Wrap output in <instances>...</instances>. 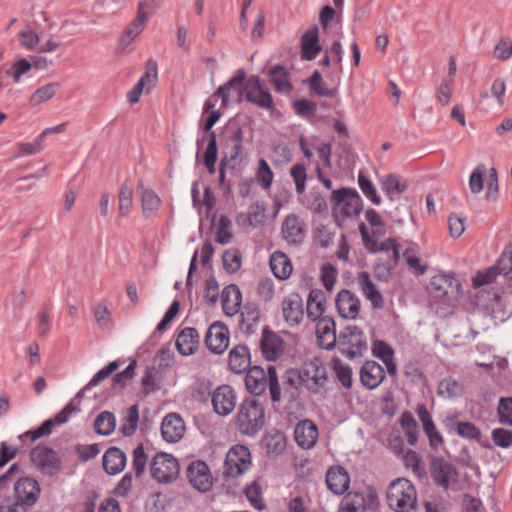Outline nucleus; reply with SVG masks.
I'll return each mask as SVG.
<instances>
[{"label":"nucleus","mask_w":512,"mask_h":512,"mask_svg":"<svg viewBox=\"0 0 512 512\" xmlns=\"http://www.w3.org/2000/svg\"><path fill=\"white\" fill-rule=\"evenodd\" d=\"M228 364L234 373H242L250 366L249 350L244 345L235 346L229 353Z\"/></svg>","instance_id":"58836bf2"},{"label":"nucleus","mask_w":512,"mask_h":512,"mask_svg":"<svg viewBox=\"0 0 512 512\" xmlns=\"http://www.w3.org/2000/svg\"><path fill=\"white\" fill-rule=\"evenodd\" d=\"M316 322L315 333L319 345L326 350L335 347L337 340L335 322L331 317L319 319Z\"/></svg>","instance_id":"4be33fe9"},{"label":"nucleus","mask_w":512,"mask_h":512,"mask_svg":"<svg viewBox=\"0 0 512 512\" xmlns=\"http://www.w3.org/2000/svg\"><path fill=\"white\" fill-rule=\"evenodd\" d=\"M199 346V334L195 328L182 329L176 338V347L183 356H189L196 352Z\"/></svg>","instance_id":"c85d7f7f"},{"label":"nucleus","mask_w":512,"mask_h":512,"mask_svg":"<svg viewBox=\"0 0 512 512\" xmlns=\"http://www.w3.org/2000/svg\"><path fill=\"white\" fill-rule=\"evenodd\" d=\"M365 218L372 228V233H369L368 228L364 223L359 224V232L361 234L364 247L371 253L391 251L392 258L397 261L399 259V250L396 241L389 238L379 243L377 240V236L385 233V223L379 213L374 209H368L365 212Z\"/></svg>","instance_id":"f257e3e1"},{"label":"nucleus","mask_w":512,"mask_h":512,"mask_svg":"<svg viewBox=\"0 0 512 512\" xmlns=\"http://www.w3.org/2000/svg\"><path fill=\"white\" fill-rule=\"evenodd\" d=\"M281 233L288 243H300L305 236L304 225L296 215L290 214L285 217L282 223Z\"/></svg>","instance_id":"bb28decb"},{"label":"nucleus","mask_w":512,"mask_h":512,"mask_svg":"<svg viewBox=\"0 0 512 512\" xmlns=\"http://www.w3.org/2000/svg\"><path fill=\"white\" fill-rule=\"evenodd\" d=\"M358 282L362 294L370 301L373 308H382L384 305L383 297L372 282L370 275L367 272H361L358 276Z\"/></svg>","instance_id":"473e14b6"},{"label":"nucleus","mask_w":512,"mask_h":512,"mask_svg":"<svg viewBox=\"0 0 512 512\" xmlns=\"http://www.w3.org/2000/svg\"><path fill=\"white\" fill-rule=\"evenodd\" d=\"M270 268L274 276L280 280L288 279L293 270L290 259L281 251H275L270 256Z\"/></svg>","instance_id":"e433bc0d"},{"label":"nucleus","mask_w":512,"mask_h":512,"mask_svg":"<svg viewBox=\"0 0 512 512\" xmlns=\"http://www.w3.org/2000/svg\"><path fill=\"white\" fill-rule=\"evenodd\" d=\"M299 378L308 390L317 393L324 387L327 381L326 368L316 362L306 363Z\"/></svg>","instance_id":"dca6fc26"},{"label":"nucleus","mask_w":512,"mask_h":512,"mask_svg":"<svg viewBox=\"0 0 512 512\" xmlns=\"http://www.w3.org/2000/svg\"><path fill=\"white\" fill-rule=\"evenodd\" d=\"M290 175L295 183L298 194L304 193L306 189L307 172L303 164H294L290 169Z\"/></svg>","instance_id":"13d9d810"},{"label":"nucleus","mask_w":512,"mask_h":512,"mask_svg":"<svg viewBox=\"0 0 512 512\" xmlns=\"http://www.w3.org/2000/svg\"><path fill=\"white\" fill-rule=\"evenodd\" d=\"M338 347L342 354L353 359L362 356L367 350V339L360 328L348 325L338 337Z\"/></svg>","instance_id":"0eeeda50"},{"label":"nucleus","mask_w":512,"mask_h":512,"mask_svg":"<svg viewBox=\"0 0 512 512\" xmlns=\"http://www.w3.org/2000/svg\"><path fill=\"white\" fill-rule=\"evenodd\" d=\"M52 320L47 308H43L37 314V334L40 337H46L51 329Z\"/></svg>","instance_id":"69168bd1"},{"label":"nucleus","mask_w":512,"mask_h":512,"mask_svg":"<svg viewBox=\"0 0 512 512\" xmlns=\"http://www.w3.org/2000/svg\"><path fill=\"white\" fill-rule=\"evenodd\" d=\"M307 317L311 321H318L325 318L326 297L322 290L314 289L310 291L307 298Z\"/></svg>","instance_id":"c756f323"},{"label":"nucleus","mask_w":512,"mask_h":512,"mask_svg":"<svg viewBox=\"0 0 512 512\" xmlns=\"http://www.w3.org/2000/svg\"><path fill=\"white\" fill-rule=\"evenodd\" d=\"M335 303L341 318L347 320H356L358 318L361 310V301L350 290L343 289L339 291Z\"/></svg>","instance_id":"2eb2a0df"},{"label":"nucleus","mask_w":512,"mask_h":512,"mask_svg":"<svg viewBox=\"0 0 512 512\" xmlns=\"http://www.w3.org/2000/svg\"><path fill=\"white\" fill-rule=\"evenodd\" d=\"M32 463L43 474L56 475L61 469V459L53 449L38 445L30 453Z\"/></svg>","instance_id":"6e6552de"},{"label":"nucleus","mask_w":512,"mask_h":512,"mask_svg":"<svg viewBox=\"0 0 512 512\" xmlns=\"http://www.w3.org/2000/svg\"><path fill=\"white\" fill-rule=\"evenodd\" d=\"M269 76L270 82L277 92L289 93L292 90L289 74L282 66L273 67L269 72Z\"/></svg>","instance_id":"37998d69"},{"label":"nucleus","mask_w":512,"mask_h":512,"mask_svg":"<svg viewBox=\"0 0 512 512\" xmlns=\"http://www.w3.org/2000/svg\"><path fill=\"white\" fill-rule=\"evenodd\" d=\"M283 318L290 326L298 325L303 319V300L298 293H290L281 304Z\"/></svg>","instance_id":"aec40b11"},{"label":"nucleus","mask_w":512,"mask_h":512,"mask_svg":"<svg viewBox=\"0 0 512 512\" xmlns=\"http://www.w3.org/2000/svg\"><path fill=\"white\" fill-rule=\"evenodd\" d=\"M432 476L435 482L447 488L451 482L457 479V473L453 466L442 459H436L432 463Z\"/></svg>","instance_id":"7c9ffc66"},{"label":"nucleus","mask_w":512,"mask_h":512,"mask_svg":"<svg viewBox=\"0 0 512 512\" xmlns=\"http://www.w3.org/2000/svg\"><path fill=\"white\" fill-rule=\"evenodd\" d=\"M189 483L200 492H207L213 485V476L209 466L201 460L193 461L186 470Z\"/></svg>","instance_id":"f8f14e48"},{"label":"nucleus","mask_w":512,"mask_h":512,"mask_svg":"<svg viewBox=\"0 0 512 512\" xmlns=\"http://www.w3.org/2000/svg\"><path fill=\"white\" fill-rule=\"evenodd\" d=\"M132 205L133 189L130 186L123 184L118 197V210L120 216L126 217L130 213Z\"/></svg>","instance_id":"8fccbe9b"},{"label":"nucleus","mask_w":512,"mask_h":512,"mask_svg":"<svg viewBox=\"0 0 512 512\" xmlns=\"http://www.w3.org/2000/svg\"><path fill=\"white\" fill-rule=\"evenodd\" d=\"M372 352L375 357L383 361L389 375H396L397 365L394 360V350L390 345L382 340H376L373 343Z\"/></svg>","instance_id":"c9c22d12"},{"label":"nucleus","mask_w":512,"mask_h":512,"mask_svg":"<svg viewBox=\"0 0 512 512\" xmlns=\"http://www.w3.org/2000/svg\"><path fill=\"white\" fill-rule=\"evenodd\" d=\"M333 369L337 379L341 382V384L345 388H350L353 382L351 367L340 359H334Z\"/></svg>","instance_id":"603ef678"},{"label":"nucleus","mask_w":512,"mask_h":512,"mask_svg":"<svg viewBox=\"0 0 512 512\" xmlns=\"http://www.w3.org/2000/svg\"><path fill=\"white\" fill-rule=\"evenodd\" d=\"M417 253V247L411 246L404 251L403 255L409 269L414 271L417 275H423L427 270V266L421 263L420 258L417 256Z\"/></svg>","instance_id":"5fc2aeb1"},{"label":"nucleus","mask_w":512,"mask_h":512,"mask_svg":"<svg viewBox=\"0 0 512 512\" xmlns=\"http://www.w3.org/2000/svg\"><path fill=\"white\" fill-rule=\"evenodd\" d=\"M338 512H366V501L359 492H350L344 496Z\"/></svg>","instance_id":"79ce46f5"},{"label":"nucleus","mask_w":512,"mask_h":512,"mask_svg":"<svg viewBox=\"0 0 512 512\" xmlns=\"http://www.w3.org/2000/svg\"><path fill=\"white\" fill-rule=\"evenodd\" d=\"M158 76V68L155 60H148L145 66V72L138 80L136 85L127 93V99L130 103H137L143 92L149 93L155 86Z\"/></svg>","instance_id":"4468645a"},{"label":"nucleus","mask_w":512,"mask_h":512,"mask_svg":"<svg viewBox=\"0 0 512 512\" xmlns=\"http://www.w3.org/2000/svg\"><path fill=\"white\" fill-rule=\"evenodd\" d=\"M61 89L59 82H50L38 87L29 97V104L32 107L40 106L53 99Z\"/></svg>","instance_id":"4c0bfd02"},{"label":"nucleus","mask_w":512,"mask_h":512,"mask_svg":"<svg viewBox=\"0 0 512 512\" xmlns=\"http://www.w3.org/2000/svg\"><path fill=\"white\" fill-rule=\"evenodd\" d=\"M301 59L314 60L321 51L319 43V30L316 26L308 29L301 37Z\"/></svg>","instance_id":"a878e982"},{"label":"nucleus","mask_w":512,"mask_h":512,"mask_svg":"<svg viewBox=\"0 0 512 512\" xmlns=\"http://www.w3.org/2000/svg\"><path fill=\"white\" fill-rule=\"evenodd\" d=\"M486 171L485 165H478L470 175L469 188L472 193L478 194L483 189V176Z\"/></svg>","instance_id":"774afa93"},{"label":"nucleus","mask_w":512,"mask_h":512,"mask_svg":"<svg viewBox=\"0 0 512 512\" xmlns=\"http://www.w3.org/2000/svg\"><path fill=\"white\" fill-rule=\"evenodd\" d=\"M149 18L144 14L137 13L136 18L127 26L123 35L122 43L129 45L144 30Z\"/></svg>","instance_id":"c03bdc74"},{"label":"nucleus","mask_w":512,"mask_h":512,"mask_svg":"<svg viewBox=\"0 0 512 512\" xmlns=\"http://www.w3.org/2000/svg\"><path fill=\"white\" fill-rule=\"evenodd\" d=\"M387 503L394 512H416L417 492L409 480L398 478L388 487Z\"/></svg>","instance_id":"20e7f679"},{"label":"nucleus","mask_w":512,"mask_h":512,"mask_svg":"<svg viewBox=\"0 0 512 512\" xmlns=\"http://www.w3.org/2000/svg\"><path fill=\"white\" fill-rule=\"evenodd\" d=\"M139 193L144 216L147 218L154 217L160 208L161 199L153 190L143 186L139 187Z\"/></svg>","instance_id":"ea45409f"},{"label":"nucleus","mask_w":512,"mask_h":512,"mask_svg":"<svg viewBox=\"0 0 512 512\" xmlns=\"http://www.w3.org/2000/svg\"><path fill=\"white\" fill-rule=\"evenodd\" d=\"M242 295L236 285H229L222 291V308L226 315L234 316L240 310Z\"/></svg>","instance_id":"72a5a7b5"},{"label":"nucleus","mask_w":512,"mask_h":512,"mask_svg":"<svg viewBox=\"0 0 512 512\" xmlns=\"http://www.w3.org/2000/svg\"><path fill=\"white\" fill-rule=\"evenodd\" d=\"M14 492L20 504L33 505L38 499L40 487L35 479L21 476L15 482Z\"/></svg>","instance_id":"6ab92c4d"},{"label":"nucleus","mask_w":512,"mask_h":512,"mask_svg":"<svg viewBox=\"0 0 512 512\" xmlns=\"http://www.w3.org/2000/svg\"><path fill=\"white\" fill-rule=\"evenodd\" d=\"M245 82L246 73L243 69H239L227 83L217 89V95H220L223 107H226L230 101L241 102L245 96Z\"/></svg>","instance_id":"9b49d317"},{"label":"nucleus","mask_w":512,"mask_h":512,"mask_svg":"<svg viewBox=\"0 0 512 512\" xmlns=\"http://www.w3.org/2000/svg\"><path fill=\"white\" fill-rule=\"evenodd\" d=\"M125 453L117 447L109 448L103 456V467L108 474H118L125 468Z\"/></svg>","instance_id":"f704fd0d"},{"label":"nucleus","mask_w":512,"mask_h":512,"mask_svg":"<svg viewBox=\"0 0 512 512\" xmlns=\"http://www.w3.org/2000/svg\"><path fill=\"white\" fill-rule=\"evenodd\" d=\"M211 401L215 413L225 417L234 411L237 396L230 385H221L213 391Z\"/></svg>","instance_id":"ddd939ff"},{"label":"nucleus","mask_w":512,"mask_h":512,"mask_svg":"<svg viewBox=\"0 0 512 512\" xmlns=\"http://www.w3.org/2000/svg\"><path fill=\"white\" fill-rule=\"evenodd\" d=\"M251 466V454L247 447L236 445L229 449L225 459V474L237 477Z\"/></svg>","instance_id":"1a4fd4ad"},{"label":"nucleus","mask_w":512,"mask_h":512,"mask_svg":"<svg viewBox=\"0 0 512 512\" xmlns=\"http://www.w3.org/2000/svg\"><path fill=\"white\" fill-rule=\"evenodd\" d=\"M379 182L381 189L391 200L395 195L402 194L407 189V183L395 174L384 176Z\"/></svg>","instance_id":"a19ab883"},{"label":"nucleus","mask_w":512,"mask_h":512,"mask_svg":"<svg viewBox=\"0 0 512 512\" xmlns=\"http://www.w3.org/2000/svg\"><path fill=\"white\" fill-rule=\"evenodd\" d=\"M256 179L260 186L265 190L269 189L272 185L274 173L272 172L267 161L264 159L258 160Z\"/></svg>","instance_id":"09e8293b"},{"label":"nucleus","mask_w":512,"mask_h":512,"mask_svg":"<svg viewBox=\"0 0 512 512\" xmlns=\"http://www.w3.org/2000/svg\"><path fill=\"white\" fill-rule=\"evenodd\" d=\"M229 339L227 326L221 322H214L206 333L205 343L212 353L222 354L228 348Z\"/></svg>","instance_id":"f3484780"},{"label":"nucleus","mask_w":512,"mask_h":512,"mask_svg":"<svg viewBox=\"0 0 512 512\" xmlns=\"http://www.w3.org/2000/svg\"><path fill=\"white\" fill-rule=\"evenodd\" d=\"M497 414L501 424L512 426V397L500 398Z\"/></svg>","instance_id":"680f3d73"},{"label":"nucleus","mask_w":512,"mask_h":512,"mask_svg":"<svg viewBox=\"0 0 512 512\" xmlns=\"http://www.w3.org/2000/svg\"><path fill=\"white\" fill-rule=\"evenodd\" d=\"M265 423V409L262 403L253 398L244 399L238 409L235 424L240 433L255 435Z\"/></svg>","instance_id":"39448f33"},{"label":"nucleus","mask_w":512,"mask_h":512,"mask_svg":"<svg viewBox=\"0 0 512 512\" xmlns=\"http://www.w3.org/2000/svg\"><path fill=\"white\" fill-rule=\"evenodd\" d=\"M138 420V408L136 405H133L127 409L126 414L122 420L123 423L121 425V432L123 433V435H132L136 431Z\"/></svg>","instance_id":"3c124183"},{"label":"nucleus","mask_w":512,"mask_h":512,"mask_svg":"<svg viewBox=\"0 0 512 512\" xmlns=\"http://www.w3.org/2000/svg\"><path fill=\"white\" fill-rule=\"evenodd\" d=\"M459 287L460 283L453 274L435 275L430 282L431 292L439 298H445L449 294L457 293Z\"/></svg>","instance_id":"393cba45"},{"label":"nucleus","mask_w":512,"mask_h":512,"mask_svg":"<svg viewBox=\"0 0 512 512\" xmlns=\"http://www.w3.org/2000/svg\"><path fill=\"white\" fill-rule=\"evenodd\" d=\"M456 433L465 439L479 441L482 433L478 427L472 422H457Z\"/></svg>","instance_id":"4d7b16f0"},{"label":"nucleus","mask_w":512,"mask_h":512,"mask_svg":"<svg viewBox=\"0 0 512 512\" xmlns=\"http://www.w3.org/2000/svg\"><path fill=\"white\" fill-rule=\"evenodd\" d=\"M245 98L248 102L262 109H272L273 99L269 90L261 84L258 76H251L244 85Z\"/></svg>","instance_id":"9d476101"},{"label":"nucleus","mask_w":512,"mask_h":512,"mask_svg":"<svg viewBox=\"0 0 512 512\" xmlns=\"http://www.w3.org/2000/svg\"><path fill=\"white\" fill-rule=\"evenodd\" d=\"M400 425L407 437L410 445H415L418 441V425L413 415L405 411L400 417Z\"/></svg>","instance_id":"a18cd8bd"},{"label":"nucleus","mask_w":512,"mask_h":512,"mask_svg":"<svg viewBox=\"0 0 512 512\" xmlns=\"http://www.w3.org/2000/svg\"><path fill=\"white\" fill-rule=\"evenodd\" d=\"M245 386L251 394L255 395H261L268 386L272 401L279 402L281 399L277 372L274 366H269L267 371L259 366L249 368L245 376Z\"/></svg>","instance_id":"7ed1b4c3"},{"label":"nucleus","mask_w":512,"mask_h":512,"mask_svg":"<svg viewBox=\"0 0 512 512\" xmlns=\"http://www.w3.org/2000/svg\"><path fill=\"white\" fill-rule=\"evenodd\" d=\"M419 420L422 423L423 430L428 437L429 444L433 449H437L444 443L441 433L438 431L430 413L425 406H419L417 410Z\"/></svg>","instance_id":"cd10ccee"},{"label":"nucleus","mask_w":512,"mask_h":512,"mask_svg":"<svg viewBox=\"0 0 512 512\" xmlns=\"http://www.w3.org/2000/svg\"><path fill=\"white\" fill-rule=\"evenodd\" d=\"M184 433L185 424L179 415L171 413L164 417L161 424V434L166 442L176 443L183 438Z\"/></svg>","instance_id":"412c9836"},{"label":"nucleus","mask_w":512,"mask_h":512,"mask_svg":"<svg viewBox=\"0 0 512 512\" xmlns=\"http://www.w3.org/2000/svg\"><path fill=\"white\" fill-rule=\"evenodd\" d=\"M216 160H217V142L216 135L214 132H211L209 135L208 145L204 152L203 156V164L206 167L209 174H214L216 172Z\"/></svg>","instance_id":"de8ad7c7"},{"label":"nucleus","mask_w":512,"mask_h":512,"mask_svg":"<svg viewBox=\"0 0 512 512\" xmlns=\"http://www.w3.org/2000/svg\"><path fill=\"white\" fill-rule=\"evenodd\" d=\"M296 443L303 449L315 446L318 439V428L311 420L300 421L294 430Z\"/></svg>","instance_id":"5701e85b"},{"label":"nucleus","mask_w":512,"mask_h":512,"mask_svg":"<svg viewBox=\"0 0 512 512\" xmlns=\"http://www.w3.org/2000/svg\"><path fill=\"white\" fill-rule=\"evenodd\" d=\"M358 185L366 198L369 199L373 204H381L382 200L377 193L376 187L362 172H359L358 175Z\"/></svg>","instance_id":"864d4df0"},{"label":"nucleus","mask_w":512,"mask_h":512,"mask_svg":"<svg viewBox=\"0 0 512 512\" xmlns=\"http://www.w3.org/2000/svg\"><path fill=\"white\" fill-rule=\"evenodd\" d=\"M18 41L23 48L27 50H33L39 44L40 38L39 35L31 27H25L19 31Z\"/></svg>","instance_id":"bf43d9fd"},{"label":"nucleus","mask_w":512,"mask_h":512,"mask_svg":"<svg viewBox=\"0 0 512 512\" xmlns=\"http://www.w3.org/2000/svg\"><path fill=\"white\" fill-rule=\"evenodd\" d=\"M261 350L268 360H276L283 353L284 342L275 333L265 330L261 339Z\"/></svg>","instance_id":"2f4dec72"},{"label":"nucleus","mask_w":512,"mask_h":512,"mask_svg":"<svg viewBox=\"0 0 512 512\" xmlns=\"http://www.w3.org/2000/svg\"><path fill=\"white\" fill-rule=\"evenodd\" d=\"M242 264V256L238 249H229L223 254V265L227 272H237Z\"/></svg>","instance_id":"6e6d98bb"},{"label":"nucleus","mask_w":512,"mask_h":512,"mask_svg":"<svg viewBox=\"0 0 512 512\" xmlns=\"http://www.w3.org/2000/svg\"><path fill=\"white\" fill-rule=\"evenodd\" d=\"M460 393V384L452 378H445L438 384V394L443 398H453Z\"/></svg>","instance_id":"052dcab7"},{"label":"nucleus","mask_w":512,"mask_h":512,"mask_svg":"<svg viewBox=\"0 0 512 512\" xmlns=\"http://www.w3.org/2000/svg\"><path fill=\"white\" fill-rule=\"evenodd\" d=\"M498 275L500 274L496 271L494 266L485 270L478 271L477 274L472 278V285L474 288H479L481 286L490 284L496 279Z\"/></svg>","instance_id":"e2e57ef3"},{"label":"nucleus","mask_w":512,"mask_h":512,"mask_svg":"<svg viewBox=\"0 0 512 512\" xmlns=\"http://www.w3.org/2000/svg\"><path fill=\"white\" fill-rule=\"evenodd\" d=\"M385 379L384 368L375 361H366L360 369V381L367 389L377 388Z\"/></svg>","instance_id":"b1692460"},{"label":"nucleus","mask_w":512,"mask_h":512,"mask_svg":"<svg viewBox=\"0 0 512 512\" xmlns=\"http://www.w3.org/2000/svg\"><path fill=\"white\" fill-rule=\"evenodd\" d=\"M332 216L338 226L346 220L358 217L363 208V201L355 189L341 188L334 190L330 198Z\"/></svg>","instance_id":"f03ea898"},{"label":"nucleus","mask_w":512,"mask_h":512,"mask_svg":"<svg viewBox=\"0 0 512 512\" xmlns=\"http://www.w3.org/2000/svg\"><path fill=\"white\" fill-rule=\"evenodd\" d=\"M325 482L331 493L340 496L349 489L350 475L344 467L334 465L327 470Z\"/></svg>","instance_id":"a211bd4d"},{"label":"nucleus","mask_w":512,"mask_h":512,"mask_svg":"<svg viewBox=\"0 0 512 512\" xmlns=\"http://www.w3.org/2000/svg\"><path fill=\"white\" fill-rule=\"evenodd\" d=\"M499 274L507 275L512 272V244H509L502 252L497 263L494 265Z\"/></svg>","instance_id":"0e129e2a"},{"label":"nucleus","mask_w":512,"mask_h":512,"mask_svg":"<svg viewBox=\"0 0 512 512\" xmlns=\"http://www.w3.org/2000/svg\"><path fill=\"white\" fill-rule=\"evenodd\" d=\"M116 426L115 416L108 411L100 413L94 422L95 431L100 435H110Z\"/></svg>","instance_id":"49530a36"},{"label":"nucleus","mask_w":512,"mask_h":512,"mask_svg":"<svg viewBox=\"0 0 512 512\" xmlns=\"http://www.w3.org/2000/svg\"><path fill=\"white\" fill-rule=\"evenodd\" d=\"M149 468L152 478L163 484L175 481L180 472L178 460L165 452L156 453L150 460Z\"/></svg>","instance_id":"423d86ee"},{"label":"nucleus","mask_w":512,"mask_h":512,"mask_svg":"<svg viewBox=\"0 0 512 512\" xmlns=\"http://www.w3.org/2000/svg\"><path fill=\"white\" fill-rule=\"evenodd\" d=\"M22 470L19 464H13L8 469L6 473L0 476V490H4L8 488V486L13 483L15 485V482L21 478L22 476Z\"/></svg>","instance_id":"338daca9"}]
</instances>
